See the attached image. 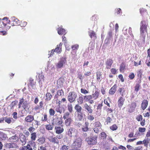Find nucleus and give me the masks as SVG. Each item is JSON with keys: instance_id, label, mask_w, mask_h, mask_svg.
<instances>
[{"instance_id": "18", "label": "nucleus", "mask_w": 150, "mask_h": 150, "mask_svg": "<svg viewBox=\"0 0 150 150\" xmlns=\"http://www.w3.org/2000/svg\"><path fill=\"white\" fill-rule=\"evenodd\" d=\"M148 101L144 99L143 100L141 104V108L142 109L144 110L147 107L148 105Z\"/></svg>"}, {"instance_id": "35", "label": "nucleus", "mask_w": 150, "mask_h": 150, "mask_svg": "<svg viewBox=\"0 0 150 150\" xmlns=\"http://www.w3.org/2000/svg\"><path fill=\"white\" fill-rule=\"evenodd\" d=\"M125 89L123 88H119L118 90V91L122 96H123L125 94Z\"/></svg>"}, {"instance_id": "32", "label": "nucleus", "mask_w": 150, "mask_h": 150, "mask_svg": "<svg viewBox=\"0 0 150 150\" xmlns=\"http://www.w3.org/2000/svg\"><path fill=\"white\" fill-rule=\"evenodd\" d=\"M30 135L31 140L35 141L37 137L36 133L35 132H32L30 134Z\"/></svg>"}, {"instance_id": "24", "label": "nucleus", "mask_w": 150, "mask_h": 150, "mask_svg": "<svg viewBox=\"0 0 150 150\" xmlns=\"http://www.w3.org/2000/svg\"><path fill=\"white\" fill-rule=\"evenodd\" d=\"M36 82L34 81V79L31 78H30L29 81L28 85L33 88L35 86Z\"/></svg>"}, {"instance_id": "16", "label": "nucleus", "mask_w": 150, "mask_h": 150, "mask_svg": "<svg viewBox=\"0 0 150 150\" xmlns=\"http://www.w3.org/2000/svg\"><path fill=\"white\" fill-rule=\"evenodd\" d=\"M113 63V60L112 59H108L105 62L106 68L108 69H110Z\"/></svg>"}, {"instance_id": "22", "label": "nucleus", "mask_w": 150, "mask_h": 150, "mask_svg": "<svg viewBox=\"0 0 150 150\" xmlns=\"http://www.w3.org/2000/svg\"><path fill=\"white\" fill-rule=\"evenodd\" d=\"M75 129L73 127H70L68 131L67 135L70 137H71L73 134L75 132Z\"/></svg>"}, {"instance_id": "64", "label": "nucleus", "mask_w": 150, "mask_h": 150, "mask_svg": "<svg viewBox=\"0 0 150 150\" xmlns=\"http://www.w3.org/2000/svg\"><path fill=\"white\" fill-rule=\"evenodd\" d=\"M138 130L139 132H144L146 130V128H145L139 127L138 129Z\"/></svg>"}, {"instance_id": "41", "label": "nucleus", "mask_w": 150, "mask_h": 150, "mask_svg": "<svg viewBox=\"0 0 150 150\" xmlns=\"http://www.w3.org/2000/svg\"><path fill=\"white\" fill-rule=\"evenodd\" d=\"M99 95V93L97 91H96L93 94H92V97L94 99H96L98 98Z\"/></svg>"}, {"instance_id": "60", "label": "nucleus", "mask_w": 150, "mask_h": 150, "mask_svg": "<svg viewBox=\"0 0 150 150\" xmlns=\"http://www.w3.org/2000/svg\"><path fill=\"white\" fill-rule=\"evenodd\" d=\"M12 118H11L10 117L8 118H6V117L5 118V122H7V123L8 124H10L11 122V119H12Z\"/></svg>"}, {"instance_id": "36", "label": "nucleus", "mask_w": 150, "mask_h": 150, "mask_svg": "<svg viewBox=\"0 0 150 150\" xmlns=\"http://www.w3.org/2000/svg\"><path fill=\"white\" fill-rule=\"evenodd\" d=\"M53 125L50 124L46 125H45V129L48 130H52L54 127Z\"/></svg>"}, {"instance_id": "17", "label": "nucleus", "mask_w": 150, "mask_h": 150, "mask_svg": "<svg viewBox=\"0 0 150 150\" xmlns=\"http://www.w3.org/2000/svg\"><path fill=\"white\" fill-rule=\"evenodd\" d=\"M5 145L8 149L16 148L17 146L15 143L12 142L6 143Z\"/></svg>"}, {"instance_id": "51", "label": "nucleus", "mask_w": 150, "mask_h": 150, "mask_svg": "<svg viewBox=\"0 0 150 150\" xmlns=\"http://www.w3.org/2000/svg\"><path fill=\"white\" fill-rule=\"evenodd\" d=\"M69 146L65 145H63L60 148V150H68Z\"/></svg>"}, {"instance_id": "39", "label": "nucleus", "mask_w": 150, "mask_h": 150, "mask_svg": "<svg viewBox=\"0 0 150 150\" xmlns=\"http://www.w3.org/2000/svg\"><path fill=\"white\" fill-rule=\"evenodd\" d=\"M38 79L39 80V82L40 83L42 81H44V76L42 74V73L39 74L38 75Z\"/></svg>"}, {"instance_id": "52", "label": "nucleus", "mask_w": 150, "mask_h": 150, "mask_svg": "<svg viewBox=\"0 0 150 150\" xmlns=\"http://www.w3.org/2000/svg\"><path fill=\"white\" fill-rule=\"evenodd\" d=\"M55 110L57 112H59L60 114L62 112V108L60 106L57 107L55 109Z\"/></svg>"}, {"instance_id": "54", "label": "nucleus", "mask_w": 150, "mask_h": 150, "mask_svg": "<svg viewBox=\"0 0 150 150\" xmlns=\"http://www.w3.org/2000/svg\"><path fill=\"white\" fill-rule=\"evenodd\" d=\"M48 90H49L52 93H54L55 92V89L53 88L52 86L49 87L48 88Z\"/></svg>"}, {"instance_id": "44", "label": "nucleus", "mask_w": 150, "mask_h": 150, "mask_svg": "<svg viewBox=\"0 0 150 150\" xmlns=\"http://www.w3.org/2000/svg\"><path fill=\"white\" fill-rule=\"evenodd\" d=\"M55 113V111L52 108H50L49 110V113L50 116H54Z\"/></svg>"}, {"instance_id": "53", "label": "nucleus", "mask_w": 150, "mask_h": 150, "mask_svg": "<svg viewBox=\"0 0 150 150\" xmlns=\"http://www.w3.org/2000/svg\"><path fill=\"white\" fill-rule=\"evenodd\" d=\"M79 47V45L78 44L72 45L71 48L73 50H77Z\"/></svg>"}, {"instance_id": "26", "label": "nucleus", "mask_w": 150, "mask_h": 150, "mask_svg": "<svg viewBox=\"0 0 150 150\" xmlns=\"http://www.w3.org/2000/svg\"><path fill=\"white\" fill-rule=\"evenodd\" d=\"M63 79L60 78L57 81V86L58 88L62 87L63 86Z\"/></svg>"}, {"instance_id": "5", "label": "nucleus", "mask_w": 150, "mask_h": 150, "mask_svg": "<svg viewBox=\"0 0 150 150\" xmlns=\"http://www.w3.org/2000/svg\"><path fill=\"white\" fill-rule=\"evenodd\" d=\"M62 123L63 120L62 117H57L53 120L52 124L53 125H61Z\"/></svg>"}, {"instance_id": "15", "label": "nucleus", "mask_w": 150, "mask_h": 150, "mask_svg": "<svg viewBox=\"0 0 150 150\" xmlns=\"http://www.w3.org/2000/svg\"><path fill=\"white\" fill-rule=\"evenodd\" d=\"M62 43L61 42L57 45L56 47L54 50L55 52L58 53H60L62 51Z\"/></svg>"}, {"instance_id": "6", "label": "nucleus", "mask_w": 150, "mask_h": 150, "mask_svg": "<svg viewBox=\"0 0 150 150\" xmlns=\"http://www.w3.org/2000/svg\"><path fill=\"white\" fill-rule=\"evenodd\" d=\"M54 130L55 133L57 134H60L63 133L64 131L63 125L57 126L55 127Z\"/></svg>"}, {"instance_id": "10", "label": "nucleus", "mask_w": 150, "mask_h": 150, "mask_svg": "<svg viewBox=\"0 0 150 150\" xmlns=\"http://www.w3.org/2000/svg\"><path fill=\"white\" fill-rule=\"evenodd\" d=\"M125 101V99L122 97H120L117 101V104L118 107L120 108V110L124 104Z\"/></svg>"}, {"instance_id": "55", "label": "nucleus", "mask_w": 150, "mask_h": 150, "mask_svg": "<svg viewBox=\"0 0 150 150\" xmlns=\"http://www.w3.org/2000/svg\"><path fill=\"white\" fill-rule=\"evenodd\" d=\"M115 12L117 15L121 14L122 13V11L121 9L120 8L116 9L115 10Z\"/></svg>"}, {"instance_id": "9", "label": "nucleus", "mask_w": 150, "mask_h": 150, "mask_svg": "<svg viewBox=\"0 0 150 150\" xmlns=\"http://www.w3.org/2000/svg\"><path fill=\"white\" fill-rule=\"evenodd\" d=\"M48 139L49 141L51 142L57 144H58L59 143V140L55 136H50Z\"/></svg>"}, {"instance_id": "2", "label": "nucleus", "mask_w": 150, "mask_h": 150, "mask_svg": "<svg viewBox=\"0 0 150 150\" xmlns=\"http://www.w3.org/2000/svg\"><path fill=\"white\" fill-rule=\"evenodd\" d=\"M97 136H94L92 137H88L86 138L85 141L89 145H95L97 143Z\"/></svg>"}, {"instance_id": "34", "label": "nucleus", "mask_w": 150, "mask_h": 150, "mask_svg": "<svg viewBox=\"0 0 150 150\" xmlns=\"http://www.w3.org/2000/svg\"><path fill=\"white\" fill-rule=\"evenodd\" d=\"M88 34L89 36L91 38L95 39L96 37V35L95 33L93 31H90L88 32Z\"/></svg>"}, {"instance_id": "46", "label": "nucleus", "mask_w": 150, "mask_h": 150, "mask_svg": "<svg viewBox=\"0 0 150 150\" xmlns=\"http://www.w3.org/2000/svg\"><path fill=\"white\" fill-rule=\"evenodd\" d=\"M141 86V85L139 83L137 84L134 87V91L136 92H138Z\"/></svg>"}, {"instance_id": "29", "label": "nucleus", "mask_w": 150, "mask_h": 150, "mask_svg": "<svg viewBox=\"0 0 150 150\" xmlns=\"http://www.w3.org/2000/svg\"><path fill=\"white\" fill-rule=\"evenodd\" d=\"M0 138L2 140H6L8 139V137L6 134L3 132L0 131Z\"/></svg>"}, {"instance_id": "21", "label": "nucleus", "mask_w": 150, "mask_h": 150, "mask_svg": "<svg viewBox=\"0 0 150 150\" xmlns=\"http://www.w3.org/2000/svg\"><path fill=\"white\" fill-rule=\"evenodd\" d=\"M84 106L85 109L87 110L88 112V114H91L92 113L93 110L91 107L88 105L87 103H85Z\"/></svg>"}, {"instance_id": "58", "label": "nucleus", "mask_w": 150, "mask_h": 150, "mask_svg": "<svg viewBox=\"0 0 150 150\" xmlns=\"http://www.w3.org/2000/svg\"><path fill=\"white\" fill-rule=\"evenodd\" d=\"M24 99L23 98H21L19 102L18 103V108H20L21 107V105L23 104L24 103Z\"/></svg>"}, {"instance_id": "12", "label": "nucleus", "mask_w": 150, "mask_h": 150, "mask_svg": "<svg viewBox=\"0 0 150 150\" xmlns=\"http://www.w3.org/2000/svg\"><path fill=\"white\" fill-rule=\"evenodd\" d=\"M8 140L9 142L13 143L17 142L18 140V137L16 134H15L9 138Z\"/></svg>"}, {"instance_id": "38", "label": "nucleus", "mask_w": 150, "mask_h": 150, "mask_svg": "<svg viewBox=\"0 0 150 150\" xmlns=\"http://www.w3.org/2000/svg\"><path fill=\"white\" fill-rule=\"evenodd\" d=\"M45 96V100H46L47 101L50 100L52 97V96L51 94L50 93L48 92L46 94Z\"/></svg>"}, {"instance_id": "49", "label": "nucleus", "mask_w": 150, "mask_h": 150, "mask_svg": "<svg viewBox=\"0 0 150 150\" xmlns=\"http://www.w3.org/2000/svg\"><path fill=\"white\" fill-rule=\"evenodd\" d=\"M70 115V113L69 112H66L65 113L63 116V118L64 120H65L67 119L69 117Z\"/></svg>"}, {"instance_id": "27", "label": "nucleus", "mask_w": 150, "mask_h": 150, "mask_svg": "<svg viewBox=\"0 0 150 150\" xmlns=\"http://www.w3.org/2000/svg\"><path fill=\"white\" fill-rule=\"evenodd\" d=\"M65 120V123L66 125L67 126H70L73 121L71 117H69Z\"/></svg>"}, {"instance_id": "4", "label": "nucleus", "mask_w": 150, "mask_h": 150, "mask_svg": "<svg viewBox=\"0 0 150 150\" xmlns=\"http://www.w3.org/2000/svg\"><path fill=\"white\" fill-rule=\"evenodd\" d=\"M77 97V95L74 92H71L68 96V100L70 103H72L75 100Z\"/></svg>"}, {"instance_id": "37", "label": "nucleus", "mask_w": 150, "mask_h": 150, "mask_svg": "<svg viewBox=\"0 0 150 150\" xmlns=\"http://www.w3.org/2000/svg\"><path fill=\"white\" fill-rule=\"evenodd\" d=\"M45 138L43 137H40L38 140V142L40 144H43L45 142Z\"/></svg>"}, {"instance_id": "30", "label": "nucleus", "mask_w": 150, "mask_h": 150, "mask_svg": "<svg viewBox=\"0 0 150 150\" xmlns=\"http://www.w3.org/2000/svg\"><path fill=\"white\" fill-rule=\"evenodd\" d=\"M89 123L88 122H86L85 123V125L82 128V130L83 132H86L89 130L88 126Z\"/></svg>"}, {"instance_id": "61", "label": "nucleus", "mask_w": 150, "mask_h": 150, "mask_svg": "<svg viewBox=\"0 0 150 150\" xmlns=\"http://www.w3.org/2000/svg\"><path fill=\"white\" fill-rule=\"evenodd\" d=\"M83 98L82 96L79 97L78 99V102L80 104H81L83 103Z\"/></svg>"}, {"instance_id": "25", "label": "nucleus", "mask_w": 150, "mask_h": 150, "mask_svg": "<svg viewBox=\"0 0 150 150\" xmlns=\"http://www.w3.org/2000/svg\"><path fill=\"white\" fill-rule=\"evenodd\" d=\"M2 23L3 26H5L7 24H9L11 21L9 20L8 18L7 17H5L2 19Z\"/></svg>"}, {"instance_id": "57", "label": "nucleus", "mask_w": 150, "mask_h": 150, "mask_svg": "<svg viewBox=\"0 0 150 150\" xmlns=\"http://www.w3.org/2000/svg\"><path fill=\"white\" fill-rule=\"evenodd\" d=\"M102 126L100 123L99 122H96L95 123V127H98L99 128H101Z\"/></svg>"}, {"instance_id": "42", "label": "nucleus", "mask_w": 150, "mask_h": 150, "mask_svg": "<svg viewBox=\"0 0 150 150\" xmlns=\"http://www.w3.org/2000/svg\"><path fill=\"white\" fill-rule=\"evenodd\" d=\"M68 110L70 113H71L73 111V106L71 104H68L67 105Z\"/></svg>"}, {"instance_id": "20", "label": "nucleus", "mask_w": 150, "mask_h": 150, "mask_svg": "<svg viewBox=\"0 0 150 150\" xmlns=\"http://www.w3.org/2000/svg\"><path fill=\"white\" fill-rule=\"evenodd\" d=\"M117 86L116 84H115L110 89L109 93L110 95H113L115 92Z\"/></svg>"}, {"instance_id": "28", "label": "nucleus", "mask_w": 150, "mask_h": 150, "mask_svg": "<svg viewBox=\"0 0 150 150\" xmlns=\"http://www.w3.org/2000/svg\"><path fill=\"white\" fill-rule=\"evenodd\" d=\"M19 150H33V149L30 144H27L26 146L21 147Z\"/></svg>"}, {"instance_id": "63", "label": "nucleus", "mask_w": 150, "mask_h": 150, "mask_svg": "<svg viewBox=\"0 0 150 150\" xmlns=\"http://www.w3.org/2000/svg\"><path fill=\"white\" fill-rule=\"evenodd\" d=\"M117 69H116L115 68H112L110 70V71L112 74H115L117 73Z\"/></svg>"}, {"instance_id": "40", "label": "nucleus", "mask_w": 150, "mask_h": 150, "mask_svg": "<svg viewBox=\"0 0 150 150\" xmlns=\"http://www.w3.org/2000/svg\"><path fill=\"white\" fill-rule=\"evenodd\" d=\"M140 12L142 16H143L144 14L146 15H147L148 14L146 10L143 8H141L140 9Z\"/></svg>"}, {"instance_id": "50", "label": "nucleus", "mask_w": 150, "mask_h": 150, "mask_svg": "<svg viewBox=\"0 0 150 150\" xmlns=\"http://www.w3.org/2000/svg\"><path fill=\"white\" fill-rule=\"evenodd\" d=\"M43 118H42V120L43 122H46L47 121V116L46 113H45L43 115Z\"/></svg>"}, {"instance_id": "8", "label": "nucleus", "mask_w": 150, "mask_h": 150, "mask_svg": "<svg viewBox=\"0 0 150 150\" xmlns=\"http://www.w3.org/2000/svg\"><path fill=\"white\" fill-rule=\"evenodd\" d=\"M44 103L42 101H40L39 104V105H37L34 107V109L37 111L40 109L41 110L44 109Z\"/></svg>"}, {"instance_id": "56", "label": "nucleus", "mask_w": 150, "mask_h": 150, "mask_svg": "<svg viewBox=\"0 0 150 150\" xmlns=\"http://www.w3.org/2000/svg\"><path fill=\"white\" fill-rule=\"evenodd\" d=\"M117 128L118 127L116 124H114L110 127V129L113 131L116 130Z\"/></svg>"}, {"instance_id": "23", "label": "nucleus", "mask_w": 150, "mask_h": 150, "mask_svg": "<svg viewBox=\"0 0 150 150\" xmlns=\"http://www.w3.org/2000/svg\"><path fill=\"white\" fill-rule=\"evenodd\" d=\"M57 33L59 35H65V30L62 28V26L59 27L57 29Z\"/></svg>"}, {"instance_id": "59", "label": "nucleus", "mask_w": 150, "mask_h": 150, "mask_svg": "<svg viewBox=\"0 0 150 150\" xmlns=\"http://www.w3.org/2000/svg\"><path fill=\"white\" fill-rule=\"evenodd\" d=\"M136 119L138 121L142 120H143L142 116L141 115H138L136 117Z\"/></svg>"}, {"instance_id": "3", "label": "nucleus", "mask_w": 150, "mask_h": 150, "mask_svg": "<svg viewBox=\"0 0 150 150\" xmlns=\"http://www.w3.org/2000/svg\"><path fill=\"white\" fill-rule=\"evenodd\" d=\"M82 140L80 137L77 138L73 143V146L75 149L80 148L82 145Z\"/></svg>"}, {"instance_id": "33", "label": "nucleus", "mask_w": 150, "mask_h": 150, "mask_svg": "<svg viewBox=\"0 0 150 150\" xmlns=\"http://www.w3.org/2000/svg\"><path fill=\"white\" fill-rule=\"evenodd\" d=\"M126 67L125 64L124 62H122L120 64V72L123 71L125 69Z\"/></svg>"}, {"instance_id": "48", "label": "nucleus", "mask_w": 150, "mask_h": 150, "mask_svg": "<svg viewBox=\"0 0 150 150\" xmlns=\"http://www.w3.org/2000/svg\"><path fill=\"white\" fill-rule=\"evenodd\" d=\"M92 98L93 97L91 95L85 96L84 97V99L87 101H88L89 100H91Z\"/></svg>"}, {"instance_id": "14", "label": "nucleus", "mask_w": 150, "mask_h": 150, "mask_svg": "<svg viewBox=\"0 0 150 150\" xmlns=\"http://www.w3.org/2000/svg\"><path fill=\"white\" fill-rule=\"evenodd\" d=\"M20 139L22 145H25L26 143V139L25 135L22 133L20 134Z\"/></svg>"}, {"instance_id": "43", "label": "nucleus", "mask_w": 150, "mask_h": 150, "mask_svg": "<svg viewBox=\"0 0 150 150\" xmlns=\"http://www.w3.org/2000/svg\"><path fill=\"white\" fill-rule=\"evenodd\" d=\"M87 119L91 121H93L95 119L94 117L91 114H88Z\"/></svg>"}, {"instance_id": "19", "label": "nucleus", "mask_w": 150, "mask_h": 150, "mask_svg": "<svg viewBox=\"0 0 150 150\" xmlns=\"http://www.w3.org/2000/svg\"><path fill=\"white\" fill-rule=\"evenodd\" d=\"M34 117L33 115H28L27 116L25 119V121L27 122H31L34 120Z\"/></svg>"}, {"instance_id": "62", "label": "nucleus", "mask_w": 150, "mask_h": 150, "mask_svg": "<svg viewBox=\"0 0 150 150\" xmlns=\"http://www.w3.org/2000/svg\"><path fill=\"white\" fill-rule=\"evenodd\" d=\"M142 71L141 69L139 70L137 72V76L141 78L142 77Z\"/></svg>"}, {"instance_id": "45", "label": "nucleus", "mask_w": 150, "mask_h": 150, "mask_svg": "<svg viewBox=\"0 0 150 150\" xmlns=\"http://www.w3.org/2000/svg\"><path fill=\"white\" fill-rule=\"evenodd\" d=\"M57 95L59 96H62L64 95V92L62 89L59 90L57 92Z\"/></svg>"}, {"instance_id": "47", "label": "nucleus", "mask_w": 150, "mask_h": 150, "mask_svg": "<svg viewBox=\"0 0 150 150\" xmlns=\"http://www.w3.org/2000/svg\"><path fill=\"white\" fill-rule=\"evenodd\" d=\"M112 32L111 31H109L108 33L107 38V39H106L105 40V42L107 40H108H108H110V39H111V38L112 37Z\"/></svg>"}, {"instance_id": "13", "label": "nucleus", "mask_w": 150, "mask_h": 150, "mask_svg": "<svg viewBox=\"0 0 150 150\" xmlns=\"http://www.w3.org/2000/svg\"><path fill=\"white\" fill-rule=\"evenodd\" d=\"M83 113L82 112L75 113V118L78 121H81L83 119Z\"/></svg>"}, {"instance_id": "1", "label": "nucleus", "mask_w": 150, "mask_h": 150, "mask_svg": "<svg viewBox=\"0 0 150 150\" xmlns=\"http://www.w3.org/2000/svg\"><path fill=\"white\" fill-rule=\"evenodd\" d=\"M140 37L143 40L144 42H145L146 35H147V26L148 24L146 23L144 21H142L140 23Z\"/></svg>"}, {"instance_id": "31", "label": "nucleus", "mask_w": 150, "mask_h": 150, "mask_svg": "<svg viewBox=\"0 0 150 150\" xmlns=\"http://www.w3.org/2000/svg\"><path fill=\"white\" fill-rule=\"evenodd\" d=\"M75 110H76V112H81L82 108L78 104H76L74 107Z\"/></svg>"}, {"instance_id": "7", "label": "nucleus", "mask_w": 150, "mask_h": 150, "mask_svg": "<svg viewBox=\"0 0 150 150\" xmlns=\"http://www.w3.org/2000/svg\"><path fill=\"white\" fill-rule=\"evenodd\" d=\"M67 61L65 58L63 57L60 59V61L56 65V67L58 68H61L63 67V65L65 64Z\"/></svg>"}, {"instance_id": "11", "label": "nucleus", "mask_w": 150, "mask_h": 150, "mask_svg": "<svg viewBox=\"0 0 150 150\" xmlns=\"http://www.w3.org/2000/svg\"><path fill=\"white\" fill-rule=\"evenodd\" d=\"M20 22V21L15 17H13L11 18V23L12 25H19Z\"/></svg>"}]
</instances>
